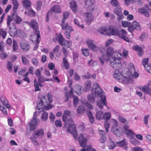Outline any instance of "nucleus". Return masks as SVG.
Instances as JSON below:
<instances>
[{"label": "nucleus", "mask_w": 151, "mask_h": 151, "mask_svg": "<svg viewBox=\"0 0 151 151\" xmlns=\"http://www.w3.org/2000/svg\"><path fill=\"white\" fill-rule=\"evenodd\" d=\"M141 29V27L139 24L136 22H133L132 24H131V26L128 27L129 31L131 32H132L134 29L137 30H140Z\"/></svg>", "instance_id": "13"}, {"label": "nucleus", "mask_w": 151, "mask_h": 151, "mask_svg": "<svg viewBox=\"0 0 151 151\" xmlns=\"http://www.w3.org/2000/svg\"><path fill=\"white\" fill-rule=\"evenodd\" d=\"M91 83L90 81H87L84 83V90L86 92H88L91 88Z\"/></svg>", "instance_id": "31"}, {"label": "nucleus", "mask_w": 151, "mask_h": 151, "mask_svg": "<svg viewBox=\"0 0 151 151\" xmlns=\"http://www.w3.org/2000/svg\"><path fill=\"white\" fill-rule=\"evenodd\" d=\"M141 89L144 93L148 94L151 96V82H149L147 85L142 87Z\"/></svg>", "instance_id": "17"}, {"label": "nucleus", "mask_w": 151, "mask_h": 151, "mask_svg": "<svg viewBox=\"0 0 151 151\" xmlns=\"http://www.w3.org/2000/svg\"><path fill=\"white\" fill-rule=\"evenodd\" d=\"M43 68L42 67L38 69L35 70V73L36 76L38 78V81H40L41 79V71L42 70Z\"/></svg>", "instance_id": "33"}, {"label": "nucleus", "mask_w": 151, "mask_h": 151, "mask_svg": "<svg viewBox=\"0 0 151 151\" xmlns=\"http://www.w3.org/2000/svg\"><path fill=\"white\" fill-rule=\"evenodd\" d=\"M114 11L115 14L118 15L121 12V8L120 7L118 6L115 9Z\"/></svg>", "instance_id": "57"}, {"label": "nucleus", "mask_w": 151, "mask_h": 151, "mask_svg": "<svg viewBox=\"0 0 151 151\" xmlns=\"http://www.w3.org/2000/svg\"><path fill=\"white\" fill-rule=\"evenodd\" d=\"M129 65V70L126 73L127 75L122 79L124 83L127 84L133 83V80L132 78H137L139 76V74L135 71L133 64L130 63Z\"/></svg>", "instance_id": "3"}, {"label": "nucleus", "mask_w": 151, "mask_h": 151, "mask_svg": "<svg viewBox=\"0 0 151 151\" xmlns=\"http://www.w3.org/2000/svg\"><path fill=\"white\" fill-rule=\"evenodd\" d=\"M52 98L51 94L48 93L47 96L42 95L41 99V101L47 107V109H49L52 107L50 105L52 101Z\"/></svg>", "instance_id": "8"}, {"label": "nucleus", "mask_w": 151, "mask_h": 151, "mask_svg": "<svg viewBox=\"0 0 151 151\" xmlns=\"http://www.w3.org/2000/svg\"><path fill=\"white\" fill-rule=\"evenodd\" d=\"M116 144L117 146L121 147H125L127 145V144L126 140L124 139L122 141L116 142Z\"/></svg>", "instance_id": "41"}, {"label": "nucleus", "mask_w": 151, "mask_h": 151, "mask_svg": "<svg viewBox=\"0 0 151 151\" xmlns=\"http://www.w3.org/2000/svg\"><path fill=\"white\" fill-rule=\"evenodd\" d=\"M22 4L23 6L26 9L30 7L31 4L29 0H22Z\"/></svg>", "instance_id": "34"}, {"label": "nucleus", "mask_w": 151, "mask_h": 151, "mask_svg": "<svg viewBox=\"0 0 151 151\" xmlns=\"http://www.w3.org/2000/svg\"><path fill=\"white\" fill-rule=\"evenodd\" d=\"M148 61L149 58H145L143 60L142 63L145 69L151 73V67L148 65Z\"/></svg>", "instance_id": "19"}, {"label": "nucleus", "mask_w": 151, "mask_h": 151, "mask_svg": "<svg viewBox=\"0 0 151 151\" xmlns=\"http://www.w3.org/2000/svg\"><path fill=\"white\" fill-rule=\"evenodd\" d=\"M0 100L1 102H2L3 105L5 104H7L8 103L7 100L4 96H1V98Z\"/></svg>", "instance_id": "58"}, {"label": "nucleus", "mask_w": 151, "mask_h": 151, "mask_svg": "<svg viewBox=\"0 0 151 151\" xmlns=\"http://www.w3.org/2000/svg\"><path fill=\"white\" fill-rule=\"evenodd\" d=\"M85 21L88 24H90L93 19V16L90 13H86L84 14Z\"/></svg>", "instance_id": "18"}, {"label": "nucleus", "mask_w": 151, "mask_h": 151, "mask_svg": "<svg viewBox=\"0 0 151 151\" xmlns=\"http://www.w3.org/2000/svg\"><path fill=\"white\" fill-rule=\"evenodd\" d=\"M22 62L24 64H26L28 63L29 61L25 56L24 55L22 56Z\"/></svg>", "instance_id": "63"}, {"label": "nucleus", "mask_w": 151, "mask_h": 151, "mask_svg": "<svg viewBox=\"0 0 151 151\" xmlns=\"http://www.w3.org/2000/svg\"><path fill=\"white\" fill-rule=\"evenodd\" d=\"M51 11L56 13H60L62 12L60 6L58 5H54L51 8Z\"/></svg>", "instance_id": "28"}, {"label": "nucleus", "mask_w": 151, "mask_h": 151, "mask_svg": "<svg viewBox=\"0 0 151 151\" xmlns=\"http://www.w3.org/2000/svg\"><path fill=\"white\" fill-rule=\"evenodd\" d=\"M73 94V90L71 88L70 92H65V97L66 98V100H65V101H68L69 97V96H71Z\"/></svg>", "instance_id": "48"}, {"label": "nucleus", "mask_w": 151, "mask_h": 151, "mask_svg": "<svg viewBox=\"0 0 151 151\" xmlns=\"http://www.w3.org/2000/svg\"><path fill=\"white\" fill-rule=\"evenodd\" d=\"M108 146L109 149H112L115 147L116 145L114 142L110 141L109 142Z\"/></svg>", "instance_id": "52"}, {"label": "nucleus", "mask_w": 151, "mask_h": 151, "mask_svg": "<svg viewBox=\"0 0 151 151\" xmlns=\"http://www.w3.org/2000/svg\"><path fill=\"white\" fill-rule=\"evenodd\" d=\"M61 27L62 29L65 31H68L71 32L72 31V29L70 26L67 22H66L64 20H62Z\"/></svg>", "instance_id": "20"}, {"label": "nucleus", "mask_w": 151, "mask_h": 151, "mask_svg": "<svg viewBox=\"0 0 151 151\" xmlns=\"http://www.w3.org/2000/svg\"><path fill=\"white\" fill-rule=\"evenodd\" d=\"M32 62L33 64L36 66H37L39 64L38 60L35 58H33L32 59Z\"/></svg>", "instance_id": "62"}, {"label": "nucleus", "mask_w": 151, "mask_h": 151, "mask_svg": "<svg viewBox=\"0 0 151 151\" xmlns=\"http://www.w3.org/2000/svg\"><path fill=\"white\" fill-rule=\"evenodd\" d=\"M98 31L99 33L103 35H108L109 34V28L108 29L105 26H102L99 27Z\"/></svg>", "instance_id": "22"}, {"label": "nucleus", "mask_w": 151, "mask_h": 151, "mask_svg": "<svg viewBox=\"0 0 151 151\" xmlns=\"http://www.w3.org/2000/svg\"><path fill=\"white\" fill-rule=\"evenodd\" d=\"M25 14L30 17H34L35 15V12L32 9L29 10L28 12H25L24 13Z\"/></svg>", "instance_id": "46"}, {"label": "nucleus", "mask_w": 151, "mask_h": 151, "mask_svg": "<svg viewBox=\"0 0 151 151\" xmlns=\"http://www.w3.org/2000/svg\"><path fill=\"white\" fill-rule=\"evenodd\" d=\"M87 114L90 122L92 123H93L94 122V118L91 112V111H88L87 112Z\"/></svg>", "instance_id": "40"}, {"label": "nucleus", "mask_w": 151, "mask_h": 151, "mask_svg": "<svg viewBox=\"0 0 151 151\" xmlns=\"http://www.w3.org/2000/svg\"><path fill=\"white\" fill-rule=\"evenodd\" d=\"M91 93L87 96V98L89 101L91 103H94L95 102L94 95L95 97L100 96L101 101H97V105L100 109L103 108V105H106V98L104 95H102L103 91L102 89L99 86L98 84L95 83L91 90Z\"/></svg>", "instance_id": "1"}, {"label": "nucleus", "mask_w": 151, "mask_h": 151, "mask_svg": "<svg viewBox=\"0 0 151 151\" xmlns=\"http://www.w3.org/2000/svg\"><path fill=\"white\" fill-rule=\"evenodd\" d=\"M70 13L68 12H65L63 13V19L62 20H65L67 19L69 16Z\"/></svg>", "instance_id": "60"}, {"label": "nucleus", "mask_w": 151, "mask_h": 151, "mask_svg": "<svg viewBox=\"0 0 151 151\" xmlns=\"http://www.w3.org/2000/svg\"><path fill=\"white\" fill-rule=\"evenodd\" d=\"M68 126L67 130L71 134H72L75 139L77 140L78 139V134L77 133L76 125L73 124V121L72 118L69 119L67 122Z\"/></svg>", "instance_id": "6"}, {"label": "nucleus", "mask_w": 151, "mask_h": 151, "mask_svg": "<svg viewBox=\"0 0 151 151\" xmlns=\"http://www.w3.org/2000/svg\"><path fill=\"white\" fill-rule=\"evenodd\" d=\"M63 63L65 68L66 69H68L69 68V65L67 59L65 58H63Z\"/></svg>", "instance_id": "47"}, {"label": "nucleus", "mask_w": 151, "mask_h": 151, "mask_svg": "<svg viewBox=\"0 0 151 151\" xmlns=\"http://www.w3.org/2000/svg\"><path fill=\"white\" fill-rule=\"evenodd\" d=\"M117 37L128 42L130 41V40L127 36V32L124 29L119 30Z\"/></svg>", "instance_id": "9"}, {"label": "nucleus", "mask_w": 151, "mask_h": 151, "mask_svg": "<svg viewBox=\"0 0 151 151\" xmlns=\"http://www.w3.org/2000/svg\"><path fill=\"white\" fill-rule=\"evenodd\" d=\"M15 24L14 20V16L9 15L7 18V24L8 27H12L14 26Z\"/></svg>", "instance_id": "16"}, {"label": "nucleus", "mask_w": 151, "mask_h": 151, "mask_svg": "<svg viewBox=\"0 0 151 151\" xmlns=\"http://www.w3.org/2000/svg\"><path fill=\"white\" fill-rule=\"evenodd\" d=\"M94 41L92 40H88L87 41V45L89 49L92 51H96L99 47L94 43Z\"/></svg>", "instance_id": "14"}, {"label": "nucleus", "mask_w": 151, "mask_h": 151, "mask_svg": "<svg viewBox=\"0 0 151 151\" xmlns=\"http://www.w3.org/2000/svg\"><path fill=\"white\" fill-rule=\"evenodd\" d=\"M53 52L57 57H59L60 56L61 53L60 46L58 45H57L54 49Z\"/></svg>", "instance_id": "27"}, {"label": "nucleus", "mask_w": 151, "mask_h": 151, "mask_svg": "<svg viewBox=\"0 0 151 151\" xmlns=\"http://www.w3.org/2000/svg\"><path fill=\"white\" fill-rule=\"evenodd\" d=\"M73 104L75 107H76L77 104L79 101V99L77 96H73Z\"/></svg>", "instance_id": "59"}, {"label": "nucleus", "mask_w": 151, "mask_h": 151, "mask_svg": "<svg viewBox=\"0 0 151 151\" xmlns=\"http://www.w3.org/2000/svg\"><path fill=\"white\" fill-rule=\"evenodd\" d=\"M37 138L36 135L32 134V137L30 138V139L31 140L32 143L36 146H39L40 144L39 142L37 141L36 139Z\"/></svg>", "instance_id": "30"}, {"label": "nucleus", "mask_w": 151, "mask_h": 151, "mask_svg": "<svg viewBox=\"0 0 151 151\" xmlns=\"http://www.w3.org/2000/svg\"><path fill=\"white\" fill-rule=\"evenodd\" d=\"M78 139L81 146L85 147V149L86 150V151H96L95 149L93 148L90 145L85 146L87 142L86 136L85 134H81L79 137Z\"/></svg>", "instance_id": "5"}, {"label": "nucleus", "mask_w": 151, "mask_h": 151, "mask_svg": "<svg viewBox=\"0 0 151 151\" xmlns=\"http://www.w3.org/2000/svg\"><path fill=\"white\" fill-rule=\"evenodd\" d=\"M125 133L127 136L130 139H132L134 136V133L131 130H127Z\"/></svg>", "instance_id": "39"}, {"label": "nucleus", "mask_w": 151, "mask_h": 151, "mask_svg": "<svg viewBox=\"0 0 151 151\" xmlns=\"http://www.w3.org/2000/svg\"><path fill=\"white\" fill-rule=\"evenodd\" d=\"M99 50L102 55L99 58L101 64L103 65L105 63L110 62L114 53L113 48L111 47H100Z\"/></svg>", "instance_id": "2"}, {"label": "nucleus", "mask_w": 151, "mask_h": 151, "mask_svg": "<svg viewBox=\"0 0 151 151\" xmlns=\"http://www.w3.org/2000/svg\"><path fill=\"white\" fill-rule=\"evenodd\" d=\"M122 25L124 27H129V26H131V23L127 21H122Z\"/></svg>", "instance_id": "55"}, {"label": "nucleus", "mask_w": 151, "mask_h": 151, "mask_svg": "<svg viewBox=\"0 0 151 151\" xmlns=\"http://www.w3.org/2000/svg\"><path fill=\"white\" fill-rule=\"evenodd\" d=\"M111 130L114 133L116 136L118 137L121 136L123 134L122 129L119 127H112L111 128Z\"/></svg>", "instance_id": "15"}, {"label": "nucleus", "mask_w": 151, "mask_h": 151, "mask_svg": "<svg viewBox=\"0 0 151 151\" xmlns=\"http://www.w3.org/2000/svg\"><path fill=\"white\" fill-rule=\"evenodd\" d=\"M71 114V112L68 110L65 111L63 115V119L64 122H66L67 117V116H70Z\"/></svg>", "instance_id": "37"}, {"label": "nucleus", "mask_w": 151, "mask_h": 151, "mask_svg": "<svg viewBox=\"0 0 151 151\" xmlns=\"http://www.w3.org/2000/svg\"><path fill=\"white\" fill-rule=\"evenodd\" d=\"M119 30L116 27H109V35L117 36Z\"/></svg>", "instance_id": "23"}, {"label": "nucleus", "mask_w": 151, "mask_h": 151, "mask_svg": "<svg viewBox=\"0 0 151 151\" xmlns=\"http://www.w3.org/2000/svg\"><path fill=\"white\" fill-rule=\"evenodd\" d=\"M82 88L81 86L76 85L74 87V91L78 95H80L83 92Z\"/></svg>", "instance_id": "26"}, {"label": "nucleus", "mask_w": 151, "mask_h": 151, "mask_svg": "<svg viewBox=\"0 0 151 151\" xmlns=\"http://www.w3.org/2000/svg\"><path fill=\"white\" fill-rule=\"evenodd\" d=\"M37 109L40 111H42L44 109H47V107L44 105L42 102H37Z\"/></svg>", "instance_id": "35"}, {"label": "nucleus", "mask_w": 151, "mask_h": 151, "mask_svg": "<svg viewBox=\"0 0 151 151\" xmlns=\"http://www.w3.org/2000/svg\"><path fill=\"white\" fill-rule=\"evenodd\" d=\"M12 3L13 5L14 9H17L19 6V4L17 0H12Z\"/></svg>", "instance_id": "53"}, {"label": "nucleus", "mask_w": 151, "mask_h": 151, "mask_svg": "<svg viewBox=\"0 0 151 151\" xmlns=\"http://www.w3.org/2000/svg\"><path fill=\"white\" fill-rule=\"evenodd\" d=\"M104 113L102 111H99L96 112V118L99 120L104 119Z\"/></svg>", "instance_id": "36"}, {"label": "nucleus", "mask_w": 151, "mask_h": 151, "mask_svg": "<svg viewBox=\"0 0 151 151\" xmlns=\"http://www.w3.org/2000/svg\"><path fill=\"white\" fill-rule=\"evenodd\" d=\"M85 111V108L82 105H80L77 109V113L80 114L83 113Z\"/></svg>", "instance_id": "43"}, {"label": "nucleus", "mask_w": 151, "mask_h": 151, "mask_svg": "<svg viewBox=\"0 0 151 151\" xmlns=\"http://www.w3.org/2000/svg\"><path fill=\"white\" fill-rule=\"evenodd\" d=\"M20 46L22 50L25 52L28 51L30 47L29 42L26 41H21L20 42Z\"/></svg>", "instance_id": "12"}, {"label": "nucleus", "mask_w": 151, "mask_h": 151, "mask_svg": "<svg viewBox=\"0 0 151 151\" xmlns=\"http://www.w3.org/2000/svg\"><path fill=\"white\" fill-rule=\"evenodd\" d=\"M14 20H15V23L19 24L22 21V19L17 15H14Z\"/></svg>", "instance_id": "50"}, {"label": "nucleus", "mask_w": 151, "mask_h": 151, "mask_svg": "<svg viewBox=\"0 0 151 151\" xmlns=\"http://www.w3.org/2000/svg\"><path fill=\"white\" fill-rule=\"evenodd\" d=\"M123 56L122 54L118 51L114 52L110 61L111 66L117 70L122 66L120 60Z\"/></svg>", "instance_id": "4"}, {"label": "nucleus", "mask_w": 151, "mask_h": 151, "mask_svg": "<svg viewBox=\"0 0 151 151\" xmlns=\"http://www.w3.org/2000/svg\"><path fill=\"white\" fill-rule=\"evenodd\" d=\"M104 119L106 121L109 120L111 117V114L109 112H105L104 113Z\"/></svg>", "instance_id": "44"}, {"label": "nucleus", "mask_w": 151, "mask_h": 151, "mask_svg": "<svg viewBox=\"0 0 151 151\" xmlns=\"http://www.w3.org/2000/svg\"><path fill=\"white\" fill-rule=\"evenodd\" d=\"M88 64L89 65L94 66L96 65L97 63L96 62L93 61L92 60H91L88 61Z\"/></svg>", "instance_id": "61"}, {"label": "nucleus", "mask_w": 151, "mask_h": 151, "mask_svg": "<svg viewBox=\"0 0 151 151\" xmlns=\"http://www.w3.org/2000/svg\"><path fill=\"white\" fill-rule=\"evenodd\" d=\"M58 37V40L59 43L61 45H64L65 44H66L65 43V41L62 35L61 34H60Z\"/></svg>", "instance_id": "42"}, {"label": "nucleus", "mask_w": 151, "mask_h": 151, "mask_svg": "<svg viewBox=\"0 0 151 151\" xmlns=\"http://www.w3.org/2000/svg\"><path fill=\"white\" fill-rule=\"evenodd\" d=\"M7 35L6 30L4 29H0V37L2 36L3 38L5 39Z\"/></svg>", "instance_id": "45"}, {"label": "nucleus", "mask_w": 151, "mask_h": 151, "mask_svg": "<svg viewBox=\"0 0 151 151\" xmlns=\"http://www.w3.org/2000/svg\"><path fill=\"white\" fill-rule=\"evenodd\" d=\"M111 5L114 7L119 6V4L117 0H111Z\"/></svg>", "instance_id": "56"}, {"label": "nucleus", "mask_w": 151, "mask_h": 151, "mask_svg": "<svg viewBox=\"0 0 151 151\" xmlns=\"http://www.w3.org/2000/svg\"><path fill=\"white\" fill-rule=\"evenodd\" d=\"M42 5V2L41 1H38L36 3V5L37 6V9L38 10H40L41 7Z\"/></svg>", "instance_id": "64"}, {"label": "nucleus", "mask_w": 151, "mask_h": 151, "mask_svg": "<svg viewBox=\"0 0 151 151\" xmlns=\"http://www.w3.org/2000/svg\"><path fill=\"white\" fill-rule=\"evenodd\" d=\"M34 86L35 88V91H38L40 90V89L39 87L38 83L37 82L36 79H35L34 81Z\"/></svg>", "instance_id": "51"}, {"label": "nucleus", "mask_w": 151, "mask_h": 151, "mask_svg": "<svg viewBox=\"0 0 151 151\" xmlns=\"http://www.w3.org/2000/svg\"><path fill=\"white\" fill-rule=\"evenodd\" d=\"M74 23L75 24L77 25L80 27H81L82 29L84 28V26L83 25L80 23L78 20L77 19H75L74 20Z\"/></svg>", "instance_id": "54"}, {"label": "nucleus", "mask_w": 151, "mask_h": 151, "mask_svg": "<svg viewBox=\"0 0 151 151\" xmlns=\"http://www.w3.org/2000/svg\"><path fill=\"white\" fill-rule=\"evenodd\" d=\"M39 123V120L37 119H32L31 122L29 123L30 129L32 131L35 129V126H37Z\"/></svg>", "instance_id": "21"}, {"label": "nucleus", "mask_w": 151, "mask_h": 151, "mask_svg": "<svg viewBox=\"0 0 151 151\" xmlns=\"http://www.w3.org/2000/svg\"><path fill=\"white\" fill-rule=\"evenodd\" d=\"M134 50L137 51L138 52V54L140 56H141L143 54V49L140 47L137 46H134L133 47Z\"/></svg>", "instance_id": "29"}, {"label": "nucleus", "mask_w": 151, "mask_h": 151, "mask_svg": "<svg viewBox=\"0 0 151 151\" xmlns=\"http://www.w3.org/2000/svg\"><path fill=\"white\" fill-rule=\"evenodd\" d=\"M70 7L72 11L74 13H76L78 10V7L76 2L71 1L70 3Z\"/></svg>", "instance_id": "24"}, {"label": "nucleus", "mask_w": 151, "mask_h": 151, "mask_svg": "<svg viewBox=\"0 0 151 151\" xmlns=\"http://www.w3.org/2000/svg\"><path fill=\"white\" fill-rule=\"evenodd\" d=\"M88 11L91 13L93 12L95 8V6L92 2L91 0H86L85 3Z\"/></svg>", "instance_id": "11"}, {"label": "nucleus", "mask_w": 151, "mask_h": 151, "mask_svg": "<svg viewBox=\"0 0 151 151\" xmlns=\"http://www.w3.org/2000/svg\"><path fill=\"white\" fill-rule=\"evenodd\" d=\"M114 77L116 80H119L123 77V76L122 73L119 72L118 70H116L114 74Z\"/></svg>", "instance_id": "25"}, {"label": "nucleus", "mask_w": 151, "mask_h": 151, "mask_svg": "<svg viewBox=\"0 0 151 151\" xmlns=\"http://www.w3.org/2000/svg\"><path fill=\"white\" fill-rule=\"evenodd\" d=\"M24 23L28 24L35 30V32L34 34V36L37 37L36 40L37 43H40V31L38 30V24L36 21L34 20H32L30 22H25Z\"/></svg>", "instance_id": "7"}, {"label": "nucleus", "mask_w": 151, "mask_h": 151, "mask_svg": "<svg viewBox=\"0 0 151 151\" xmlns=\"http://www.w3.org/2000/svg\"><path fill=\"white\" fill-rule=\"evenodd\" d=\"M138 12L140 13L144 14L146 17H149L150 14L144 8H142L138 9Z\"/></svg>", "instance_id": "32"}, {"label": "nucleus", "mask_w": 151, "mask_h": 151, "mask_svg": "<svg viewBox=\"0 0 151 151\" xmlns=\"http://www.w3.org/2000/svg\"><path fill=\"white\" fill-rule=\"evenodd\" d=\"M48 113L44 112L42 114L41 118L43 121H47L48 119Z\"/></svg>", "instance_id": "49"}, {"label": "nucleus", "mask_w": 151, "mask_h": 151, "mask_svg": "<svg viewBox=\"0 0 151 151\" xmlns=\"http://www.w3.org/2000/svg\"><path fill=\"white\" fill-rule=\"evenodd\" d=\"M33 134L36 135L37 138L38 137L42 136L44 134L43 130L42 129H38L35 131Z\"/></svg>", "instance_id": "38"}, {"label": "nucleus", "mask_w": 151, "mask_h": 151, "mask_svg": "<svg viewBox=\"0 0 151 151\" xmlns=\"http://www.w3.org/2000/svg\"><path fill=\"white\" fill-rule=\"evenodd\" d=\"M9 28V33L10 35L12 37H15L16 36H20L19 34L21 32L20 30H17L15 26L12 27H8Z\"/></svg>", "instance_id": "10"}]
</instances>
